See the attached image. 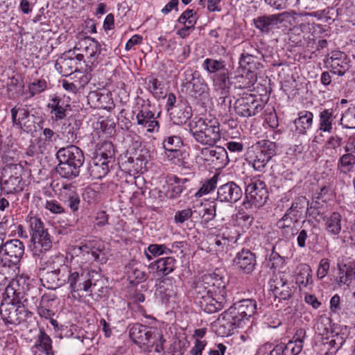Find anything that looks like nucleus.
Wrapping results in <instances>:
<instances>
[{
    "label": "nucleus",
    "instance_id": "obj_14",
    "mask_svg": "<svg viewBox=\"0 0 355 355\" xmlns=\"http://www.w3.org/2000/svg\"><path fill=\"white\" fill-rule=\"evenodd\" d=\"M58 160L81 167L85 161L82 150L73 145L62 148L56 153Z\"/></svg>",
    "mask_w": 355,
    "mask_h": 355
},
{
    "label": "nucleus",
    "instance_id": "obj_10",
    "mask_svg": "<svg viewBox=\"0 0 355 355\" xmlns=\"http://www.w3.org/2000/svg\"><path fill=\"white\" fill-rule=\"evenodd\" d=\"M217 321L218 326L216 332L223 337L230 336L236 328H244L241 320H239L229 309L220 315Z\"/></svg>",
    "mask_w": 355,
    "mask_h": 355
},
{
    "label": "nucleus",
    "instance_id": "obj_6",
    "mask_svg": "<svg viewBox=\"0 0 355 355\" xmlns=\"http://www.w3.org/2000/svg\"><path fill=\"white\" fill-rule=\"evenodd\" d=\"M12 121L14 126H17L26 133L33 134L37 131L35 116L31 114L26 107L17 105L10 110Z\"/></svg>",
    "mask_w": 355,
    "mask_h": 355
},
{
    "label": "nucleus",
    "instance_id": "obj_45",
    "mask_svg": "<svg viewBox=\"0 0 355 355\" xmlns=\"http://www.w3.org/2000/svg\"><path fill=\"white\" fill-rule=\"evenodd\" d=\"M33 348H42L46 355H54L52 348V340L44 330H40L37 340L34 345Z\"/></svg>",
    "mask_w": 355,
    "mask_h": 355
},
{
    "label": "nucleus",
    "instance_id": "obj_11",
    "mask_svg": "<svg viewBox=\"0 0 355 355\" xmlns=\"http://www.w3.org/2000/svg\"><path fill=\"white\" fill-rule=\"evenodd\" d=\"M229 309L245 326L249 318L257 310V302L252 299H245L234 303Z\"/></svg>",
    "mask_w": 355,
    "mask_h": 355
},
{
    "label": "nucleus",
    "instance_id": "obj_35",
    "mask_svg": "<svg viewBox=\"0 0 355 355\" xmlns=\"http://www.w3.org/2000/svg\"><path fill=\"white\" fill-rule=\"evenodd\" d=\"M205 276L210 277L211 279L209 285L211 287L212 294L216 297L225 298L226 296L227 280L216 274H206Z\"/></svg>",
    "mask_w": 355,
    "mask_h": 355
},
{
    "label": "nucleus",
    "instance_id": "obj_12",
    "mask_svg": "<svg viewBox=\"0 0 355 355\" xmlns=\"http://www.w3.org/2000/svg\"><path fill=\"white\" fill-rule=\"evenodd\" d=\"M243 195L242 189L234 182H228L217 189L216 200L220 202L235 203Z\"/></svg>",
    "mask_w": 355,
    "mask_h": 355
},
{
    "label": "nucleus",
    "instance_id": "obj_44",
    "mask_svg": "<svg viewBox=\"0 0 355 355\" xmlns=\"http://www.w3.org/2000/svg\"><path fill=\"white\" fill-rule=\"evenodd\" d=\"M211 279L209 277H206L205 275L197 281L194 288V293L196 295V300L198 302L200 300L205 298L206 296L212 295V292L208 288L205 287V284H208L211 282Z\"/></svg>",
    "mask_w": 355,
    "mask_h": 355
},
{
    "label": "nucleus",
    "instance_id": "obj_28",
    "mask_svg": "<svg viewBox=\"0 0 355 355\" xmlns=\"http://www.w3.org/2000/svg\"><path fill=\"white\" fill-rule=\"evenodd\" d=\"M225 298L216 297L214 295L206 296L205 298L200 300L197 303L202 310L207 313H214L223 308V300Z\"/></svg>",
    "mask_w": 355,
    "mask_h": 355
},
{
    "label": "nucleus",
    "instance_id": "obj_55",
    "mask_svg": "<svg viewBox=\"0 0 355 355\" xmlns=\"http://www.w3.org/2000/svg\"><path fill=\"white\" fill-rule=\"evenodd\" d=\"M255 59L256 58L252 55L243 53L241 56L239 64L241 67L246 69L248 71V73H250L255 69Z\"/></svg>",
    "mask_w": 355,
    "mask_h": 355
},
{
    "label": "nucleus",
    "instance_id": "obj_38",
    "mask_svg": "<svg viewBox=\"0 0 355 355\" xmlns=\"http://www.w3.org/2000/svg\"><path fill=\"white\" fill-rule=\"evenodd\" d=\"M300 220L297 219L295 216L291 215L288 211H286L284 216L278 220L277 222V227L282 231L284 234L289 235L291 232V235L293 236L295 233L293 232V225L298 223Z\"/></svg>",
    "mask_w": 355,
    "mask_h": 355
},
{
    "label": "nucleus",
    "instance_id": "obj_7",
    "mask_svg": "<svg viewBox=\"0 0 355 355\" xmlns=\"http://www.w3.org/2000/svg\"><path fill=\"white\" fill-rule=\"evenodd\" d=\"M155 328L136 323L130 329L129 335L133 343L141 346H152L156 336Z\"/></svg>",
    "mask_w": 355,
    "mask_h": 355
},
{
    "label": "nucleus",
    "instance_id": "obj_8",
    "mask_svg": "<svg viewBox=\"0 0 355 355\" xmlns=\"http://www.w3.org/2000/svg\"><path fill=\"white\" fill-rule=\"evenodd\" d=\"M68 266L60 264L58 268L45 269L41 273V281L44 282L48 288L55 289L67 282V272Z\"/></svg>",
    "mask_w": 355,
    "mask_h": 355
},
{
    "label": "nucleus",
    "instance_id": "obj_34",
    "mask_svg": "<svg viewBox=\"0 0 355 355\" xmlns=\"http://www.w3.org/2000/svg\"><path fill=\"white\" fill-rule=\"evenodd\" d=\"M175 261L171 257L161 258L152 263L150 267L155 269L159 275L166 276L174 270Z\"/></svg>",
    "mask_w": 355,
    "mask_h": 355
},
{
    "label": "nucleus",
    "instance_id": "obj_51",
    "mask_svg": "<svg viewBox=\"0 0 355 355\" xmlns=\"http://www.w3.org/2000/svg\"><path fill=\"white\" fill-rule=\"evenodd\" d=\"M340 124L347 129L355 128V109L347 110L340 119Z\"/></svg>",
    "mask_w": 355,
    "mask_h": 355
},
{
    "label": "nucleus",
    "instance_id": "obj_37",
    "mask_svg": "<svg viewBox=\"0 0 355 355\" xmlns=\"http://www.w3.org/2000/svg\"><path fill=\"white\" fill-rule=\"evenodd\" d=\"M336 110L333 108L324 109L319 114V129L323 132H331L333 122L336 119Z\"/></svg>",
    "mask_w": 355,
    "mask_h": 355
},
{
    "label": "nucleus",
    "instance_id": "obj_57",
    "mask_svg": "<svg viewBox=\"0 0 355 355\" xmlns=\"http://www.w3.org/2000/svg\"><path fill=\"white\" fill-rule=\"evenodd\" d=\"M266 3L278 10L295 6L300 0H264Z\"/></svg>",
    "mask_w": 355,
    "mask_h": 355
},
{
    "label": "nucleus",
    "instance_id": "obj_50",
    "mask_svg": "<svg viewBox=\"0 0 355 355\" xmlns=\"http://www.w3.org/2000/svg\"><path fill=\"white\" fill-rule=\"evenodd\" d=\"M257 145L260 148L259 150L270 159L276 154L277 145L275 142L269 140H261L258 141Z\"/></svg>",
    "mask_w": 355,
    "mask_h": 355
},
{
    "label": "nucleus",
    "instance_id": "obj_26",
    "mask_svg": "<svg viewBox=\"0 0 355 355\" xmlns=\"http://www.w3.org/2000/svg\"><path fill=\"white\" fill-rule=\"evenodd\" d=\"M80 122L73 117H69L63 123L61 127V134L67 143L72 144L77 139Z\"/></svg>",
    "mask_w": 355,
    "mask_h": 355
},
{
    "label": "nucleus",
    "instance_id": "obj_48",
    "mask_svg": "<svg viewBox=\"0 0 355 355\" xmlns=\"http://www.w3.org/2000/svg\"><path fill=\"white\" fill-rule=\"evenodd\" d=\"M297 283L307 286L312 283V270L308 265H303L296 277Z\"/></svg>",
    "mask_w": 355,
    "mask_h": 355
},
{
    "label": "nucleus",
    "instance_id": "obj_25",
    "mask_svg": "<svg viewBox=\"0 0 355 355\" xmlns=\"http://www.w3.org/2000/svg\"><path fill=\"white\" fill-rule=\"evenodd\" d=\"M171 119L177 125L185 124L192 116L191 107L184 103H179L169 113Z\"/></svg>",
    "mask_w": 355,
    "mask_h": 355
},
{
    "label": "nucleus",
    "instance_id": "obj_22",
    "mask_svg": "<svg viewBox=\"0 0 355 355\" xmlns=\"http://www.w3.org/2000/svg\"><path fill=\"white\" fill-rule=\"evenodd\" d=\"M137 124L143 128H146L149 132L157 131L159 122L155 120V114L149 109L140 110L136 115Z\"/></svg>",
    "mask_w": 355,
    "mask_h": 355
},
{
    "label": "nucleus",
    "instance_id": "obj_5",
    "mask_svg": "<svg viewBox=\"0 0 355 355\" xmlns=\"http://www.w3.org/2000/svg\"><path fill=\"white\" fill-rule=\"evenodd\" d=\"M73 50L76 53V59L78 61L84 60V58L86 57L87 62L94 66L96 65L95 62L101 51V44L90 37L79 40Z\"/></svg>",
    "mask_w": 355,
    "mask_h": 355
},
{
    "label": "nucleus",
    "instance_id": "obj_1",
    "mask_svg": "<svg viewBox=\"0 0 355 355\" xmlns=\"http://www.w3.org/2000/svg\"><path fill=\"white\" fill-rule=\"evenodd\" d=\"M188 126L196 141L201 145L214 146L221 139L220 123L215 119L195 118Z\"/></svg>",
    "mask_w": 355,
    "mask_h": 355
},
{
    "label": "nucleus",
    "instance_id": "obj_43",
    "mask_svg": "<svg viewBox=\"0 0 355 355\" xmlns=\"http://www.w3.org/2000/svg\"><path fill=\"white\" fill-rule=\"evenodd\" d=\"M202 68L209 73L216 75L223 71L226 67L225 62L223 60L206 58L202 63Z\"/></svg>",
    "mask_w": 355,
    "mask_h": 355
},
{
    "label": "nucleus",
    "instance_id": "obj_33",
    "mask_svg": "<svg viewBox=\"0 0 355 355\" xmlns=\"http://www.w3.org/2000/svg\"><path fill=\"white\" fill-rule=\"evenodd\" d=\"M18 310L19 309L13 303L2 302L0 306V315L6 322L15 324L20 321Z\"/></svg>",
    "mask_w": 355,
    "mask_h": 355
},
{
    "label": "nucleus",
    "instance_id": "obj_15",
    "mask_svg": "<svg viewBox=\"0 0 355 355\" xmlns=\"http://www.w3.org/2000/svg\"><path fill=\"white\" fill-rule=\"evenodd\" d=\"M234 266L245 274H250L257 265L256 256L249 250L239 251L233 259Z\"/></svg>",
    "mask_w": 355,
    "mask_h": 355
},
{
    "label": "nucleus",
    "instance_id": "obj_63",
    "mask_svg": "<svg viewBox=\"0 0 355 355\" xmlns=\"http://www.w3.org/2000/svg\"><path fill=\"white\" fill-rule=\"evenodd\" d=\"M306 214L309 218H311L318 222H320L325 218L324 213L321 212L318 207L312 205L306 208Z\"/></svg>",
    "mask_w": 355,
    "mask_h": 355
},
{
    "label": "nucleus",
    "instance_id": "obj_42",
    "mask_svg": "<svg viewBox=\"0 0 355 355\" xmlns=\"http://www.w3.org/2000/svg\"><path fill=\"white\" fill-rule=\"evenodd\" d=\"M110 99L108 94H103L98 91L90 92L87 96V101L91 106L96 108L105 109L107 107V101Z\"/></svg>",
    "mask_w": 355,
    "mask_h": 355
},
{
    "label": "nucleus",
    "instance_id": "obj_24",
    "mask_svg": "<svg viewBox=\"0 0 355 355\" xmlns=\"http://www.w3.org/2000/svg\"><path fill=\"white\" fill-rule=\"evenodd\" d=\"M60 196L64 202L73 212H76L78 210L80 200L78 193L76 192V187L73 185L68 184L63 186Z\"/></svg>",
    "mask_w": 355,
    "mask_h": 355
},
{
    "label": "nucleus",
    "instance_id": "obj_53",
    "mask_svg": "<svg viewBox=\"0 0 355 355\" xmlns=\"http://www.w3.org/2000/svg\"><path fill=\"white\" fill-rule=\"evenodd\" d=\"M269 161L270 159L258 150L252 160V165L255 171H262Z\"/></svg>",
    "mask_w": 355,
    "mask_h": 355
},
{
    "label": "nucleus",
    "instance_id": "obj_23",
    "mask_svg": "<svg viewBox=\"0 0 355 355\" xmlns=\"http://www.w3.org/2000/svg\"><path fill=\"white\" fill-rule=\"evenodd\" d=\"M316 226L311 219L304 220L302 223V227L297 238V245L303 248L306 246V241L312 240L314 241L317 239V234L315 233Z\"/></svg>",
    "mask_w": 355,
    "mask_h": 355
},
{
    "label": "nucleus",
    "instance_id": "obj_29",
    "mask_svg": "<svg viewBox=\"0 0 355 355\" xmlns=\"http://www.w3.org/2000/svg\"><path fill=\"white\" fill-rule=\"evenodd\" d=\"M69 104L64 103L58 97H54L51 103L48 104V107L51 109V119L53 121H58L64 119L67 116V107Z\"/></svg>",
    "mask_w": 355,
    "mask_h": 355
},
{
    "label": "nucleus",
    "instance_id": "obj_32",
    "mask_svg": "<svg viewBox=\"0 0 355 355\" xmlns=\"http://www.w3.org/2000/svg\"><path fill=\"white\" fill-rule=\"evenodd\" d=\"M87 276H90L89 272H85L82 268L79 270H71L68 268L67 272V282L69 284L71 292L80 291L81 285L80 283L83 279H86Z\"/></svg>",
    "mask_w": 355,
    "mask_h": 355
},
{
    "label": "nucleus",
    "instance_id": "obj_62",
    "mask_svg": "<svg viewBox=\"0 0 355 355\" xmlns=\"http://www.w3.org/2000/svg\"><path fill=\"white\" fill-rule=\"evenodd\" d=\"M193 215V211L191 209H185L183 210L178 211L174 216V220L176 223H183L189 220Z\"/></svg>",
    "mask_w": 355,
    "mask_h": 355
},
{
    "label": "nucleus",
    "instance_id": "obj_46",
    "mask_svg": "<svg viewBox=\"0 0 355 355\" xmlns=\"http://www.w3.org/2000/svg\"><path fill=\"white\" fill-rule=\"evenodd\" d=\"M355 165V156L352 153L343 155L338 161V169L343 173L347 174L352 171Z\"/></svg>",
    "mask_w": 355,
    "mask_h": 355
},
{
    "label": "nucleus",
    "instance_id": "obj_61",
    "mask_svg": "<svg viewBox=\"0 0 355 355\" xmlns=\"http://www.w3.org/2000/svg\"><path fill=\"white\" fill-rule=\"evenodd\" d=\"M46 88V82L44 80H38L36 82L32 83L28 86V90L31 96L44 91Z\"/></svg>",
    "mask_w": 355,
    "mask_h": 355
},
{
    "label": "nucleus",
    "instance_id": "obj_2",
    "mask_svg": "<svg viewBox=\"0 0 355 355\" xmlns=\"http://www.w3.org/2000/svg\"><path fill=\"white\" fill-rule=\"evenodd\" d=\"M28 223L31 230V250L34 257H42L52 247L51 236L40 218L31 216Z\"/></svg>",
    "mask_w": 355,
    "mask_h": 355
},
{
    "label": "nucleus",
    "instance_id": "obj_41",
    "mask_svg": "<svg viewBox=\"0 0 355 355\" xmlns=\"http://www.w3.org/2000/svg\"><path fill=\"white\" fill-rule=\"evenodd\" d=\"M309 206V201L304 196H298L293 201L291 207L286 210L297 219H301L304 210Z\"/></svg>",
    "mask_w": 355,
    "mask_h": 355
},
{
    "label": "nucleus",
    "instance_id": "obj_47",
    "mask_svg": "<svg viewBox=\"0 0 355 355\" xmlns=\"http://www.w3.org/2000/svg\"><path fill=\"white\" fill-rule=\"evenodd\" d=\"M235 83L236 87L240 89H248L251 90V87L254 85L257 80L256 76L252 72L247 73L246 75L237 76Z\"/></svg>",
    "mask_w": 355,
    "mask_h": 355
},
{
    "label": "nucleus",
    "instance_id": "obj_4",
    "mask_svg": "<svg viewBox=\"0 0 355 355\" xmlns=\"http://www.w3.org/2000/svg\"><path fill=\"white\" fill-rule=\"evenodd\" d=\"M245 199L243 202L246 209L254 205L255 207H262L268 198V192L266 184L257 178H247L245 181Z\"/></svg>",
    "mask_w": 355,
    "mask_h": 355
},
{
    "label": "nucleus",
    "instance_id": "obj_3",
    "mask_svg": "<svg viewBox=\"0 0 355 355\" xmlns=\"http://www.w3.org/2000/svg\"><path fill=\"white\" fill-rule=\"evenodd\" d=\"M114 150L112 143L107 142L102 146V148L96 153L89 164L88 171L94 180H99L105 177L109 172L108 163L114 158Z\"/></svg>",
    "mask_w": 355,
    "mask_h": 355
},
{
    "label": "nucleus",
    "instance_id": "obj_21",
    "mask_svg": "<svg viewBox=\"0 0 355 355\" xmlns=\"http://www.w3.org/2000/svg\"><path fill=\"white\" fill-rule=\"evenodd\" d=\"M3 252L8 258V261L15 264L22 257L24 253V245L19 239H12L6 241L3 245Z\"/></svg>",
    "mask_w": 355,
    "mask_h": 355
},
{
    "label": "nucleus",
    "instance_id": "obj_27",
    "mask_svg": "<svg viewBox=\"0 0 355 355\" xmlns=\"http://www.w3.org/2000/svg\"><path fill=\"white\" fill-rule=\"evenodd\" d=\"M338 284H344L349 286L353 280L355 279V263L348 262L347 263H338Z\"/></svg>",
    "mask_w": 355,
    "mask_h": 355
},
{
    "label": "nucleus",
    "instance_id": "obj_39",
    "mask_svg": "<svg viewBox=\"0 0 355 355\" xmlns=\"http://www.w3.org/2000/svg\"><path fill=\"white\" fill-rule=\"evenodd\" d=\"M59 164L56 166V172L62 178L72 180L78 177L80 174V166H73L71 164H67L61 160H58Z\"/></svg>",
    "mask_w": 355,
    "mask_h": 355
},
{
    "label": "nucleus",
    "instance_id": "obj_59",
    "mask_svg": "<svg viewBox=\"0 0 355 355\" xmlns=\"http://www.w3.org/2000/svg\"><path fill=\"white\" fill-rule=\"evenodd\" d=\"M148 86L150 92L153 94L155 98H164L165 95L162 91V84L159 82L157 78H153L149 80Z\"/></svg>",
    "mask_w": 355,
    "mask_h": 355
},
{
    "label": "nucleus",
    "instance_id": "obj_58",
    "mask_svg": "<svg viewBox=\"0 0 355 355\" xmlns=\"http://www.w3.org/2000/svg\"><path fill=\"white\" fill-rule=\"evenodd\" d=\"M128 272L129 281L131 284H139L146 280V273L138 268H132Z\"/></svg>",
    "mask_w": 355,
    "mask_h": 355
},
{
    "label": "nucleus",
    "instance_id": "obj_20",
    "mask_svg": "<svg viewBox=\"0 0 355 355\" xmlns=\"http://www.w3.org/2000/svg\"><path fill=\"white\" fill-rule=\"evenodd\" d=\"M331 71L340 76H343L349 68V59L347 55L341 51L331 53L329 60Z\"/></svg>",
    "mask_w": 355,
    "mask_h": 355
},
{
    "label": "nucleus",
    "instance_id": "obj_16",
    "mask_svg": "<svg viewBox=\"0 0 355 355\" xmlns=\"http://www.w3.org/2000/svg\"><path fill=\"white\" fill-rule=\"evenodd\" d=\"M200 154L205 160L211 162L216 168L224 167L229 161L225 148L218 146L214 149L204 148L200 150Z\"/></svg>",
    "mask_w": 355,
    "mask_h": 355
},
{
    "label": "nucleus",
    "instance_id": "obj_56",
    "mask_svg": "<svg viewBox=\"0 0 355 355\" xmlns=\"http://www.w3.org/2000/svg\"><path fill=\"white\" fill-rule=\"evenodd\" d=\"M182 146V141L180 137L171 136L163 141V147L164 150H170L171 148L180 150V148Z\"/></svg>",
    "mask_w": 355,
    "mask_h": 355
},
{
    "label": "nucleus",
    "instance_id": "obj_54",
    "mask_svg": "<svg viewBox=\"0 0 355 355\" xmlns=\"http://www.w3.org/2000/svg\"><path fill=\"white\" fill-rule=\"evenodd\" d=\"M218 182V175H214L212 178L205 181L200 189L196 193V196L201 197L212 191L216 187Z\"/></svg>",
    "mask_w": 355,
    "mask_h": 355
},
{
    "label": "nucleus",
    "instance_id": "obj_9",
    "mask_svg": "<svg viewBox=\"0 0 355 355\" xmlns=\"http://www.w3.org/2000/svg\"><path fill=\"white\" fill-rule=\"evenodd\" d=\"M260 101L252 95L238 98L234 103L236 113L243 117L254 116L262 110Z\"/></svg>",
    "mask_w": 355,
    "mask_h": 355
},
{
    "label": "nucleus",
    "instance_id": "obj_64",
    "mask_svg": "<svg viewBox=\"0 0 355 355\" xmlns=\"http://www.w3.org/2000/svg\"><path fill=\"white\" fill-rule=\"evenodd\" d=\"M329 261L328 259H322L319 264V267L317 271V276L319 279L324 278L328 273L329 270Z\"/></svg>",
    "mask_w": 355,
    "mask_h": 355
},
{
    "label": "nucleus",
    "instance_id": "obj_19",
    "mask_svg": "<svg viewBox=\"0 0 355 355\" xmlns=\"http://www.w3.org/2000/svg\"><path fill=\"white\" fill-rule=\"evenodd\" d=\"M283 15L284 13L257 17L253 20L254 26L262 33L268 34L283 21Z\"/></svg>",
    "mask_w": 355,
    "mask_h": 355
},
{
    "label": "nucleus",
    "instance_id": "obj_52",
    "mask_svg": "<svg viewBox=\"0 0 355 355\" xmlns=\"http://www.w3.org/2000/svg\"><path fill=\"white\" fill-rule=\"evenodd\" d=\"M50 300H52L50 299L49 296H42L40 305L37 308V313L40 317L49 319L51 318V316L54 315L53 311L48 308L47 304Z\"/></svg>",
    "mask_w": 355,
    "mask_h": 355
},
{
    "label": "nucleus",
    "instance_id": "obj_13",
    "mask_svg": "<svg viewBox=\"0 0 355 355\" xmlns=\"http://www.w3.org/2000/svg\"><path fill=\"white\" fill-rule=\"evenodd\" d=\"M188 75L191 78H186L187 80L186 86L189 89V94L195 98L206 97L208 94L209 87L203 78L197 71L191 73L189 71Z\"/></svg>",
    "mask_w": 355,
    "mask_h": 355
},
{
    "label": "nucleus",
    "instance_id": "obj_30",
    "mask_svg": "<svg viewBox=\"0 0 355 355\" xmlns=\"http://www.w3.org/2000/svg\"><path fill=\"white\" fill-rule=\"evenodd\" d=\"M221 232L222 229L216 227L210 228L209 230L208 238L209 244L214 248V250L216 252L222 251L229 242V239Z\"/></svg>",
    "mask_w": 355,
    "mask_h": 355
},
{
    "label": "nucleus",
    "instance_id": "obj_49",
    "mask_svg": "<svg viewBox=\"0 0 355 355\" xmlns=\"http://www.w3.org/2000/svg\"><path fill=\"white\" fill-rule=\"evenodd\" d=\"M196 12L193 9H187L182 13L178 18V22L183 24L184 26H187L190 28H194L197 21Z\"/></svg>",
    "mask_w": 355,
    "mask_h": 355
},
{
    "label": "nucleus",
    "instance_id": "obj_31",
    "mask_svg": "<svg viewBox=\"0 0 355 355\" xmlns=\"http://www.w3.org/2000/svg\"><path fill=\"white\" fill-rule=\"evenodd\" d=\"M230 75V71L227 68L218 74L214 75L212 77L213 86L214 89L216 90L220 91V93L223 95L229 92L231 85Z\"/></svg>",
    "mask_w": 355,
    "mask_h": 355
},
{
    "label": "nucleus",
    "instance_id": "obj_60",
    "mask_svg": "<svg viewBox=\"0 0 355 355\" xmlns=\"http://www.w3.org/2000/svg\"><path fill=\"white\" fill-rule=\"evenodd\" d=\"M302 348L303 343L295 340H291L286 345L284 344L286 355H297L301 352Z\"/></svg>",
    "mask_w": 355,
    "mask_h": 355
},
{
    "label": "nucleus",
    "instance_id": "obj_17",
    "mask_svg": "<svg viewBox=\"0 0 355 355\" xmlns=\"http://www.w3.org/2000/svg\"><path fill=\"white\" fill-rule=\"evenodd\" d=\"M269 284L274 295L279 299L288 300L294 293V286H291L281 275H275L270 279Z\"/></svg>",
    "mask_w": 355,
    "mask_h": 355
},
{
    "label": "nucleus",
    "instance_id": "obj_36",
    "mask_svg": "<svg viewBox=\"0 0 355 355\" xmlns=\"http://www.w3.org/2000/svg\"><path fill=\"white\" fill-rule=\"evenodd\" d=\"M313 115L311 112L302 111L299 112L298 117L294 121L296 130L299 134L304 135L306 133L313 123Z\"/></svg>",
    "mask_w": 355,
    "mask_h": 355
},
{
    "label": "nucleus",
    "instance_id": "obj_40",
    "mask_svg": "<svg viewBox=\"0 0 355 355\" xmlns=\"http://www.w3.org/2000/svg\"><path fill=\"white\" fill-rule=\"evenodd\" d=\"M325 229L331 235H338L342 230V216L338 212H333L327 218L325 223Z\"/></svg>",
    "mask_w": 355,
    "mask_h": 355
},
{
    "label": "nucleus",
    "instance_id": "obj_18",
    "mask_svg": "<svg viewBox=\"0 0 355 355\" xmlns=\"http://www.w3.org/2000/svg\"><path fill=\"white\" fill-rule=\"evenodd\" d=\"M76 60V53L70 49L56 60L55 67L63 76H68L77 70Z\"/></svg>",
    "mask_w": 355,
    "mask_h": 355
}]
</instances>
